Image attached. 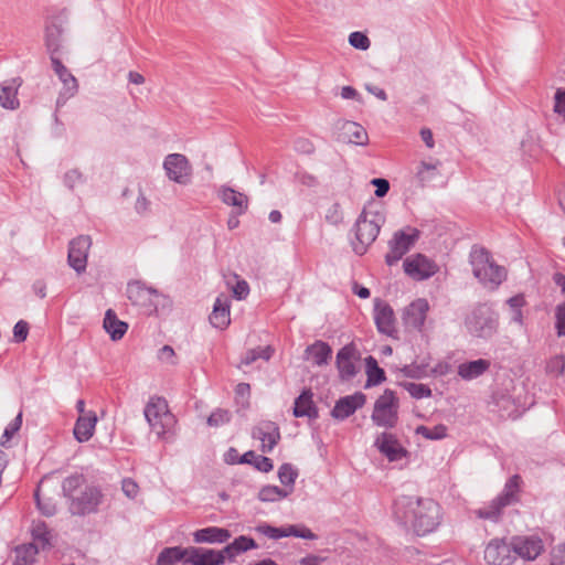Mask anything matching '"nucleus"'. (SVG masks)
Masks as SVG:
<instances>
[{"mask_svg": "<svg viewBox=\"0 0 565 565\" xmlns=\"http://www.w3.org/2000/svg\"><path fill=\"white\" fill-rule=\"evenodd\" d=\"M417 434L430 440L443 439L447 435V427L445 425H436L434 427L419 426L416 429Z\"/></svg>", "mask_w": 565, "mask_h": 565, "instance_id": "obj_44", "label": "nucleus"}, {"mask_svg": "<svg viewBox=\"0 0 565 565\" xmlns=\"http://www.w3.org/2000/svg\"><path fill=\"white\" fill-rule=\"evenodd\" d=\"M149 201L145 195H139L136 200L135 209L139 214H143L149 210Z\"/></svg>", "mask_w": 565, "mask_h": 565, "instance_id": "obj_63", "label": "nucleus"}, {"mask_svg": "<svg viewBox=\"0 0 565 565\" xmlns=\"http://www.w3.org/2000/svg\"><path fill=\"white\" fill-rule=\"evenodd\" d=\"M86 179L78 169H71L64 173L63 183L70 190H74L76 185L85 183Z\"/></svg>", "mask_w": 565, "mask_h": 565, "instance_id": "obj_46", "label": "nucleus"}, {"mask_svg": "<svg viewBox=\"0 0 565 565\" xmlns=\"http://www.w3.org/2000/svg\"><path fill=\"white\" fill-rule=\"evenodd\" d=\"M468 332L477 338L488 339L498 329V313L487 303L476 306L466 317Z\"/></svg>", "mask_w": 565, "mask_h": 565, "instance_id": "obj_6", "label": "nucleus"}, {"mask_svg": "<svg viewBox=\"0 0 565 565\" xmlns=\"http://www.w3.org/2000/svg\"><path fill=\"white\" fill-rule=\"evenodd\" d=\"M104 329L110 335L111 340L117 341L125 335L128 324L119 320L111 309H108L104 318Z\"/></svg>", "mask_w": 565, "mask_h": 565, "instance_id": "obj_35", "label": "nucleus"}, {"mask_svg": "<svg viewBox=\"0 0 565 565\" xmlns=\"http://www.w3.org/2000/svg\"><path fill=\"white\" fill-rule=\"evenodd\" d=\"M128 299L137 306L149 307L154 305L153 298L158 296L157 291L145 287L140 282L128 284L127 287Z\"/></svg>", "mask_w": 565, "mask_h": 565, "instance_id": "obj_26", "label": "nucleus"}, {"mask_svg": "<svg viewBox=\"0 0 565 565\" xmlns=\"http://www.w3.org/2000/svg\"><path fill=\"white\" fill-rule=\"evenodd\" d=\"M289 494L290 491L280 489L277 486H265L259 490L257 498L262 502H276L287 498Z\"/></svg>", "mask_w": 565, "mask_h": 565, "instance_id": "obj_42", "label": "nucleus"}, {"mask_svg": "<svg viewBox=\"0 0 565 565\" xmlns=\"http://www.w3.org/2000/svg\"><path fill=\"white\" fill-rule=\"evenodd\" d=\"M358 360L359 353L354 344H347L339 350L335 364L341 380L349 381L356 375L358 369L355 362Z\"/></svg>", "mask_w": 565, "mask_h": 565, "instance_id": "obj_17", "label": "nucleus"}, {"mask_svg": "<svg viewBox=\"0 0 565 565\" xmlns=\"http://www.w3.org/2000/svg\"><path fill=\"white\" fill-rule=\"evenodd\" d=\"M429 303L424 298H418L411 302L403 312V321L406 327L420 331L424 327Z\"/></svg>", "mask_w": 565, "mask_h": 565, "instance_id": "obj_19", "label": "nucleus"}, {"mask_svg": "<svg viewBox=\"0 0 565 565\" xmlns=\"http://www.w3.org/2000/svg\"><path fill=\"white\" fill-rule=\"evenodd\" d=\"M420 137L423 139V141L425 142V145L428 147V148H434L435 146V142H434V137H433V132L430 129L428 128H423L420 130Z\"/></svg>", "mask_w": 565, "mask_h": 565, "instance_id": "obj_64", "label": "nucleus"}, {"mask_svg": "<svg viewBox=\"0 0 565 565\" xmlns=\"http://www.w3.org/2000/svg\"><path fill=\"white\" fill-rule=\"evenodd\" d=\"M440 161H420L415 177L422 186H426L440 177Z\"/></svg>", "mask_w": 565, "mask_h": 565, "instance_id": "obj_31", "label": "nucleus"}, {"mask_svg": "<svg viewBox=\"0 0 565 565\" xmlns=\"http://www.w3.org/2000/svg\"><path fill=\"white\" fill-rule=\"evenodd\" d=\"M365 367L367 375L366 387L379 385L385 380L383 369L379 366L377 361L373 356L370 355L365 359Z\"/></svg>", "mask_w": 565, "mask_h": 565, "instance_id": "obj_40", "label": "nucleus"}, {"mask_svg": "<svg viewBox=\"0 0 565 565\" xmlns=\"http://www.w3.org/2000/svg\"><path fill=\"white\" fill-rule=\"evenodd\" d=\"M417 237L418 232L415 228L396 232L390 242V250L385 256L386 264L392 266L402 259L411 249Z\"/></svg>", "mask_w": 565, "mask_h": 565, "instance_id": "obj_12", "label": "nucleus"}, {"mask_svg": "<svg viewBox=\"0 0 565 565\" xmlns=\"http://www.w3.org/2000/svg\"><path fill=\"white\" fill-rule=\"evenodd\" d=\"M121 490L129 499H135L138 495L139 487L136 481L126 478L121 482Z\"/></svg>", "mask_w": 565, "mask_h": 565, "instance_id": "obj_57", "label": "nucleus"}, {"mask_svg": "<svg viewBox=\"0 0 565 565\" xmlns=\"http://www.w3.org/2000/svg\"><path fill=\"white\" fill-rule=\"evenodd\" d=\"M234 279L236 282L232 286L233 296L237 300H244L249 294V286L246 280L237 279V276H234Z\"/></svg>", "mask_w": 565, "mask_h": 565, "instance_id": "obj_54", "label": "nucleus"}, {"mask_svg": "<svg viewBox=\"0 0 565 565\" xmlns=\"http://www.w3.org/2000/svg\"><path fill=\"white\" fill-rule=\"evenodd\" d=\"M375 446L390 461H398L406 457L407 450L391 433H382L375 439Z\"/></svg>", "mask_w": 565, "mask_h": 565, "instance_id": "obj_20", "label": "nucleus"}, {"mask_svg": "<svg viewBox=\"0 0 565 565\" xmlns=\"http://www.w3.org/2000/svg\"><path fill=\"white\" fill-rule=\"evenodd\" d=\"M92 239L88 235H79L68 244L67 263L77 274L86 270Z\"/></svg>", "mask_w": 565, "mask_h": 565, "instance_id": "obj_13", "label": "nucleus"}, {"mask_svg": "<svg viewBox=\"0 0 565 565\" xmlns=\"http://www.w3.org/2000/svg\"><path fill=\"white\" fill-rule=\"evenodd\" d=\"M39 550L35 544L28 543L15 547L13 565H34Z\"/></svg>", "mask_w": 565, "mask_h": 565, "instance_id": "obj_39", "label": "nucleus"}, {"mask_svg": "<svg viewBox=\"0 0 565 565\" xmlns=\"http://www.w3.org/2000/svg\"><path fill=\"white\" fill-rule=\"evenodd\" d=\"M372 420L380 427L393 428L396 426L398 420V401L393 391L385 390L376 399Z\"/></svg>", "mask_w": 565, "mask_h": 565, "instance_id": "obj_7", "label": "nucleus"}, {"mask_svg": "<svg viewBox=\"0 0 565 565\" xmlns=\"http://www.w3.org/2000/svg\"><path fill=\"white\" fill-rule=\"evenodd\" d=\"M520 482L521 478L518 475L512 476L504 484L502 492L484 507L475 510V514L479 519L498 522L503 509L518 502Z\"/></svg>", "mask_w": 565, "mask_h": 565, "instance_id": "obj_4", "label": "nucleus"}, {"mask_svg": "<svg viewBox=\"0 0 565 565\" xmlns=\"http://www.w3.org/2000/svg\"><path fill=\"white\" fill-rule=\"evenodd\" d=\"M395 519L417 535L431 533L440 524L439 504L431 499L399 498L395 502Z\"/></svg>", "mask_w": 565, "mask_h": 565, "instance_id": "obj_1", "label": "nucleus"}, {"mask_svg": "<svg viewBox=\"0 0 565 565\" xmlns=\"http://www.w3.org/2000/svg\"><path fill=\"white\" fill-rule=\"evenodd\" d=\"M547 373L559 376L565 371V356L564 355H555L553 356L546 364Z\"/></svg>", "mask_w": 565, "mask_h": 565, "instance_id": "obj_49", "label": "nucleus"}, {"mask_svg": "<svg viewBox=\"0 0 565 565\" xmlns=\"http://www.w3.org/2000/svg\"><path fill=\"white\" fill-rule=\"evenodd\" d=\"M372 183L376 186L375 195L383 198L390 190V183L385 179H373Z\"/></svg>", "mask_w": 565, "mask_h": 565, "instance_id": "obj_61", "label": "nucleus"}, {"mask_svg": "<svg viewBox=\"0 0 565 565\" xmlns=\"http://www.w3.org/2000/svg\"><path fill=\"white\" fill-rule=\"evenodd\" d=\"M256 532L271 540L295 536L305 540H316L317 535L303 524H290L287 526L275 527L267 523H260L255 527Z\"/></svg>", "mask_w": 565, "mask_h": 565, "instance_id": "obj_11", "label": "nucleus"}, {"mask_svg": "<svg viewBox=\"0 0 565 565\" xmlns=\"http://www.w3.org/2000/svg\"><path fill=\"white\" fill-rule=\"evenodd\" d=\"M34 498L39 510L46 516H52L56 513V504L52 499H42L40 488L36 489Z\"/></svg>", "mask_w": 565, "mask_h": 565, "instance_id": "obj_47", "label": "nucleus"}, {"mask_svg": "<svg viewBox=\"0 0 565 565\" xmlns=\"http://www.w3.org/2000/svg\"><path fill=\"white\" fill-rule=\"evenodd\" d=\"M52 67L63 84V88L57 97L56 105H64L70 98L76 95L78 83L75 76L65 65L55 56H51Z\"/></svg>", "mask_w": 565, "mask_h": 565, "instance_id": "obj_14", "label": "nucleus"}, {"mask_svg": "<svg viewBox=\"0 0 565 565\" xmlns=\"http://www.w3.org/2000/svg\"><path fill=\"white\" fill-rule=\"evenodd\" d=\"M220 198L226 205L233 206L236 210V214L241 215L247 211L248 198L230 186H222L220 190Z\"/></svg>", "mask_w": 565, "mask_h": 565, "instance_id": "obj_27", "label": "nucleus"}, {"mask_svg": "<svg viewBox=\"0 0 565 565\" xmlns=\"http://www.w3.org/2000/svg\"><path fill=\"white\" fill-rule=\"evenodd\" d=\"M294 415L296 417L317 418L318 412L312 402V393L303 391L295 401Z\"/></svg>", "mask_w": 565, "mask_h": 565, "instance_id": "obj_34", "label": "nucleus"}, {"mask_svg": "<svg viewBox=\"0 0 565 565\" xmlns=\"http://www.w3.org/2000/svg\"><path fill=\"white\" fill-rule=\"evenodd\" d=\"M484 561L489 565H512L515 562L512 541L492 539L484 548Z\"/></svg>", "mask_w": 565, "mask_h": 565, "instance_id": "obj_10", "label": "nucleus"}, {"mask_svg": "<svg viewBox=\"0 0 565 565\" xmlns=\"http://www.w3.org/2000/svg\"><path fill=\"white\" fill-rule=\"evenodd\" d=\"M231 420V413L226 409L218 408L214 411L207 418L209 426L220 427Z\"/></svg>", "mask_w": 565, "mask_h": 565, "instance_id": "obj_48", "label": "nucleus"}, {"mask_svg": "<svg viewBox=\"0 0 565 565\" xmlns=\"http://www.w3.org/2000/svg\"><path fill=\"white\" fill-rule=\"evenodd\" d=\"M305 353L306 358L311 359L315 365L322 366L329 363L332 356V349L327 342L317 340L306 349Z\"/></svg>", "mask_w": 565, "mask_h": 565, "instance_id": "obj_29", "label": "nucleus"}, {"mask_svg": "<svg viewBox=\"0 0 565 565\" xmlns=\"http://www.w3.org/2000/svg\"><path fill=\"white\" fill-rule=\"evenodd\" d=\"M366 397L363 393H354L341 397L334 405L331 415L337 419H345L352 415L356 409L365 404Z\"/></svg>", "mask_w": 565, "mask_h": 565, "instance_id": "obj_23", "label": "nucleus"}, {"mask_svg": "<svg viewBox=\"0 0 565 565\" xmlns=\"http://www.w3.org/2000/svg\"><path fill=\"white\" fill-rule=\"evenodd\" d=\"M374 320L381 333L392 335L395 332L394 311L387 302L379 298L374 301Z\"/></svg>", "mask_w": 565, "mask_h": 565, "instance_id": "obj_21", "label": "nucleus"}, {"mask_svg": "<svg viewBox=\"0 0 565 565\" xmlns=\"http://www.w3.org/2000/svg\"><path fill=\"white\" fill-rule=\"evenodd\" d=\"M437 265L422 254L408 257L404 262L405 273L416 280H423L437 273Z\"/></svg>", "mask_w": 565, "mask_h": 565, "instance_id": "obj_16", "label": "nucleus"}, {"mask_svg": "<svg viewBox=\"0 0 565 565\" xmlns=\"http://www.w3.org/2000/svg\"><path fill=\"white\" fill-rule=\"evenodd\" d=\"M174 355H175L174 350L170 345H163L158 351V359L161 362L169 363V364H172V365L175 364Z\"/></svg>", "mask_w": 565, "mask_h": 565, "instance_id": "obj_60", "label": "nucleus"}, {"mask_svg": "<svg viewBox=\"0 0 565 565\" xmlns=\"http://www.w3.org/2000/svg\"><path fill=\"white\" fill-rule=\"evenodd\" d=\"M349 43L358 50L365 51L370 47V39L362 32L355 31L349 35Z\"/></svg>", "mask_w": 565, "mask_h": 565, "instance_id": "obj_50", "label": "nucleus"}, {"mask_svg": "<svg viewBox=\"0 0 565 565\" xmlns=\"http://www.w3.org/2000/svg\"><path fill=\"white\" fill-rule=\"evenodd\" d=\"M163 170L169 180L178 184H189L192 177V166L182 153H170L163 160Z\"/></svg>", "mask_w": 565, "mask_h": 565, "instance_id": "obj_8", "label": "nucleus"}, {"mask_svg": "<svg viewBox=\"0 0 565 565\" xmlns=\"http://www.w3.org/2000/svg\"><path fill=\"white\" fill-rule=\"evenodd\" d=\"M143 415L151 430L159 439L171 440L177 419L163 397L152 396L145 406Z\"/></svg>", "mask_w": 565, "mask_h": 565, "instance_id": "obj_2", "label": "nucleus"}, {"mask_svg": "<svg viewBox=\"0 0 565 565\" xmlns=\"http://www.w3.org/2000/svg\"><path fill=\"white\" fill-rule=\"evenodd\" d=\"M490 367V361L479 359L466 363H461L458 366V374L461 379L470 381L479 377Z\"/></svg>", "mask_w": 565, "mask_h": 565, "instance_id": "obj_33", "label": "nucleus"}, {"mask_svg": "<svg viewBox=\"0 0 565 565\" xmlns=\"http://www.w3.org/2000/svg\"><path fill=\"white\" fill-rule=\"evenodd\" d=\"M103 494L95 486H85L84 489L68 503L73 515H85L97 511Z\"/></svg>", "mask_w": 565, "mask_h": 565, "instance_id": "obj_9", "label": "nucleus"}, {"mask_svg": "<svg viewBox=\"0 0 565 565\" xmlns=\"http://www.w3.org/2000/svg\"><path fill=\"white\" fill-rule=\"evenodd\" d=\"M401 371L405 376L411 377V379H422L427 375V366L426 365H417V364L405 365Z\"/></svg>", "mask_w": 565, "mask_h": 565, "instance_id": "obj_53", "label": "nucleus"}, {"mask_svg": "<svg viewBox=\"0 0 565 565\" xmlns=\"http://www.w3.org/2000/svg\"><path fill=\"white\" fill-rule=\"evenodd\" d=\"M405 390L409 395L416 399L426 398L431 396V390L429 386L420 383H406L404 384Z\"/></svg>", "mask_w": 565, "mask_h": 565, "instance_id": "obj_45", "label": "nucleus"}, {"mask_svg": "<svg viewBox=\"0 0 565 565\" xmlns=\"http://www.w3.org/2000/svg\"><path fill=\"white\" fill-rule=\"evenodd\" d=\"M97 422V415L93 411H88L87 415H79L73 430L75 439L78 443L88 441L95 433Z\"/></svg>", "mask_w": 565, "mask_h": 565, "instance_id": "obj_25", "label": "nucleus"}, {"mask_svg": "<svg viewBox=\"0 0 565 565\" xmlns=\"http://www.w3.org/2000/svg\"><path fill=\"white\" fill-rule=\"evenodd\" d=\"M62 29L57 24L47 25L45 29V45L51 54H54L60 50L61 46Z\"/></svg>", "mask_w": 565, "mask_h": 565, "instance_id": "obj_41", "label": "nucleus"}, {"mask_svg": "<svg viewBox=\"0 0 565 565\" xmlns=\"http://www.w3.org/2000/svg\"><path fill=\"white\" fill-rule=\"evenodd\" d=\"M326 220L332 225H338L342 222L343 216L339 204H333L330 209H328Z\"/></svg>", "mask_w": 565, "mask_h": 565, "instance_id": "obj_58", "label": "nucleus"}, {"mask_svg": "<svg viewBox=\"0 0 565 565\" xmlns=\"http://www.w3.org/2000/svg\"><path fill=\"white\" fill-rule=\"evenodd\" d=\"M256 542L248 536L241 535L235 539L231 544L226 545L223 548L224 555H227L228 558H234L239 553L246 552L248 550L256 548Z\"/></svg>", "mask_w": 565, "mask_h": 565, "instance_id": "obj_38", "label": "nucleus"}, {"mask_svg": "<svg viewBox=\"0 0 565 565\" xmlns=\"http://www.w3.org/2000/svg\"><path fill=\"white\" fill-rule=\"evenodd\" d=\"M553 110L565 121V89L558 88L555 92Z\"/></svg>", "mask_w": 565, "mask_h": 565, "instance_id": "obj_55", "label": "nucleus"}, {"mask_svg": "<svg viewBox=\"0 0 565 565\" xmlns=\"http://www.w3.org/2000/svg\"><path fill=\"white\" fill-rule=\"evenodd\" d=\"M225 561L223 551L200 547H188L186 564L191 565H221Z\"/></svg>", "mask_w": 565, "mask_h": 565, "instance_id": "obj_22", "label": "nucleus"}, {"mask_svg": "<svg viewBox=\"0 0 565 565\" xmlns=\"http://www.w3.org/2000/svg\"><path fill=\"white\" fill-rule=\"evenodd\" d=\"M252 436L260 441L263 452H270L280 439V431L274 422L264 420L254 427Z\"/></svg>", "mask_w": 565, "mask_h": 565, "instance_id": "obj_18", "label": "nucleus"}, {"mask_svg": "<svg viewBox=\"0 0 565 565\" xmlns=\"http://www.w3.org/2000/svg\"><path fill=\"white\" fill-rule=\"evenodd\" d=\"M29 333V324L24 320L18 321L13 327V337L17 342L25 341Z\"/></svg>", "mask_w": 565, "mask_h": 565, "instance_id": "obj_56", "label": "nucleus"}, {"mask_svg": "<svg viewBox=\"0 0 565 565\" xmlns=\"http://www.w3.org/2000/svg\"><path fill=\"white\" fill-rule=\"evenodd\" d=\"M299 182L302 184V185H306V186H309V188H313V186H317L318 185V179L312 175V174H309V173H300L299 177Z\"/></svg>", "mask_w": 565, "mask_h": 565, "instance_id": "obj_62", "label": "nucleus"}, {"mask_svg": "<svg viewBox=\"0 0 565 565\" xmlns=\"http://www.w3.org/2000/svg\"><path fill=\"white\" fill-rule=\"evenodd\" d=\"M384 216L379 212L363 210L355 222L356 243L353 249L358 255H363L367 247L376 239Z\"/></svg>", "mask_w": 565, "mask_h": 565, "instance_id": "obj_5", "label": "nucleus"}, {"mask_svg": "<svg viewBox=\"0 0 565 565\" xmlns=\"http://www.w3.org/2000/svg\"><path fill=\"white\" fill-rule=\"evenodd\" d=\"M232 535L228 530L216 526L204 527L193 533L195 543H224Z\"/></svg>", "mask_w": 565, "mask_h": 565, "instance_id": "obj_28", "label": "nucleus"}, {"mask_svg": "<svg viewBox=\"0 0 565 565\" xmlns=\"http://www.w3.org/2000/svg\"><path fill=\"white\" fill-rule=\"evenodd\" d=\"M22 425V413L20 412L17 417L6 427L1 437V445L9 441L13 435L21 428Z\"/></svg>", "mask_w": 565, "mask_h": 565, "instance_id": "obj_51", "label": "nucleus"}, {"mask_svg": "<svg viewBox=\"0 0 565 565\" xmlns=\"http://www.w3.org/2000/svg\"><path fill=\"white\" fill-rule=\"evenodd\" d=\"M470 263L475 277L486 287L494 289L505 279V270L497 265L483 248H473Z\"/></svg>", "mask_w": 565, "mask_h": 565, "instance_id": "obj_3", "label": "nucleus"}, {"mask_svg": "<svg viewBox=\"0 0 565 565\" xmlns=\"http://www.w3.org/2000/svg\"><path fill=\"white\" fill-rule=\"evenodd\" d=\"M20 82L17 78L6 81L1 85L0 105L6 109H17L19 107V99L17 97Z\"/></svg>", "mask_w": 565, "mask_h": 565, "instance_id": "obj_32", "label": "nucleus"}, {"mask_svg": "<svg viewBox=\"0 0 565 565\" xmlns=\"http://www.w3.org/2000/svg\"><path fill=\"white\" fill-rule=\"evenodd\" d=\"M555 328L558 337H565V302L555 308Z\"/></svg>", "mask_w": 565, "mask_h": 565, "instance_id": "obj_52", "label": "nucleus"}, {"mask_svg": "<svg viewBox=\"0 0 565 565\" xmlns=\"http://www.w3.org/2000/svg\"><path fill=\"white\" fill-rule=\"evenodd\" d=\"M210 322L214 328L224 330L231 323V300L226 295L216 297Z\"/></svg>", "mask_w": 565, "mask_h": 565, "instance_id": "obj_24", "label": "nucleus"}, {"mask_svg": "<svg viewBox=\"0 0 565 565\" xmlns=\"http://www.w3.org/2000/svg\"><path fill=\"white\" fill-rule=\"evenodd\" d=\"M298 477V470L291 463H282L278 469V479L282 486H285L287 491L290 493L294 490V484Z\"/></svg>", "mask_w": 565, "mask_h": 565, "instance_id": "obj_43", "label": "nucleus"}, {"mask_svg": "<svg viewBox=\"0 0 565 565\" xmlns=\"http://www.w3.org/2000/svg\"><path fill=\"white\" fill-rule=\"evenodd\" d=\"M86 484V479L83 473H74L65 478L62 482L63 495L68 499V502L76 497Z\"/></svg>", "mask_w": 565, "mask_h": 565, "instance_id": "obj_37", "label": "nucleus"}, {"mask_svg": "<svg viewBox=\"0 0 565 565\" xmlns=\"http://www.w3.org/2000/svg\"><path fill=\"white\" fill-rule=\"evenodd\" d=\"M341 130L343 138L350 143L365 146L369 141L366 130L355 121H344Z\"/></svg>", "mask_w": 565, "mask_h": 565, "instance_id": "obj_30", "label": "nucleus"}, {"mask_svg": "<svg viewBox=\"0 0 565 565\" xmlns=\"http://www.w3.org/2000/svg\"><path fill=\"white\" fill-rule=\"evenodd\" d=\"M511 541L515 558L519 556L524 561H534L544 551V543L536 535L513 536Z\"/></svg>", "mask_w": 565, "mask_h": 565, "instance_id": "obj_15", "label": "nucleus"}, {"mask_svg": "<svg viewBox=\"0 0 565 565\" xmlns=\"http://www.w3.org/2000/svg\"><path fill=\"white\" fill-rule=\"evenodd\" d=\"M254 467L262 472H269L273 469V461L268 457L255 455Z\"/></svg>", "mask_w": 565, "mask_h": 565, "instance_id": "obj_59", "label": "nucleus"}, {"mask_svg": "<svg viewBox=\"0 0 565 565\" xmlns=\"http://www.w3.org/2000/svg\"><path fill=\"white\" fill-rule=\"evenodd\" d=\"M186 557L188 547H166L159 553L156 565H178L180 562L186 564Z\"/></svg>", "mask_w": 565, "mask_h": 565, "instance_id": "obj_36", "label": "nucleus"}]
</instances>
